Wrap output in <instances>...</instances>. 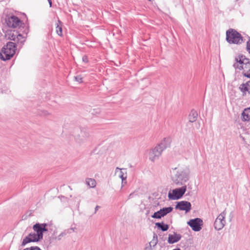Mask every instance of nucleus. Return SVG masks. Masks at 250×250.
I'll use <instances>...</instances> for the list:
<instances>
[{
	"label": "nucleus",
	"instance_id": "nucleus-1",
	"mask_svg": "<svg viewBox=\"0 0 250 250\" xmlns=\"http://www.w3.org/2000/svg\"><path fill=\"white\" fill-rule=\"evenodd\" d=\"M21 32L22 34L27 35L29 32L28 27H26L23 30H20V31L7 30L5 33V37L7 39L13 41L14 42H16L19 48H21L26 41V37L23 36L21 33Z\"/></svg>",
	"mask_w": 250,
	"mask_h": 250
},
{
	"label": "nucleus",
	"instance_id": "nucleus-2",
	"mask_svg": "<svg viewBox=\"0 0 250 250\" xmlns=\"http://www.w3.org/2000/svg\"><path fill=\"white\" fill-rule=\"evenodd\" d=\"M18 46L19 47L16 42H8L1 50L0 52V59L4 61L11 59L15 54Z\"/></svg>",
	"mask_w": 250,
	"mask_h": 250
},
{
	"label": "nucleus",
	"instance_id": "nucleus-3",
	"mask_svg": "<svg viewBox=\"0 0 250 250\" xmlns=\"http://www.w3.org/2000/svg\"><path fill=\"white\" fill-rule=\"evenodd\" d=\"M169 146V139L165 138L161 143L150 151L149 159L153 162L158 159L161 155L162 151Z\"/></svg>",
	"mask_w": 250,
	"mask_h": 250
},
{
	"label": "nucleus",
	"instance_id": "nucleus-4",
	"mask_svg": "<svg viewBox=\"0 0 250 250\" xmlns=\"http://www.w3.org/2000/svg\"><path fill=\"white\" fill-rule=\"evenodd\" d=\"M226 40L229 44H240L244 42V38L241 34L232 28L226 31Z\"/></svg>",
	"mask_w": 250,
	"mask_h": 250
},
{
	"label": "nucleus",
	"instance_id": "nucleus-5",
	"mask_svg": "<svg viewBox=\"0 0 250 250\" xmlns=\"http://www.w3.org/2000/svg\"><path fill=\"white\" fill-rule=\"evenodd\" d=\"M5 23L9 28H19L21 30L26 27L25 24L18 17L15 15L6 16L5 19Z\"/></svg>",
	"mask_w": 250,
	"mask_h": 250
},
{
	"label": "nucleus",
	"instance_id": "nucleus-6",
	"mask_svg": "<svg viewBox=\"0 0 250 250\" xmlns=\"http://www.w3.org/2000/svg\"><path fill=\"white\" fill-rule=\"evenodd\" d=\"M189 178V171L186 170H178L173 177V182L177 185H183Z\"/></svg>",
	"mask_w": 250,
	"mask_h": 250
},
{
	"label": "nucleus",
	"instance_id": "nucleus-7",
	"mask_svg": "<svg viewBox=\"0 0 250 250\" xmlns=\"http://www.w3.org/2000/svg\"><path fill=\"white\" fill-rule=\"evenodd\" d=\"M187 190V186L184 185L181 188H176L169 192L168 197L170 200H176L181 198Z\"/></svg>",
	"mask_w": 250,
	"mask_h": 250
},
{
	"label": "nucleus",
	"instance_id": "nucleus-8",
	"mask_svg": "<svg viewBox=\"0 0 250 250\" xmlns=\"http://www.w3.org/2000/svg\"><path fill=\"white\" fill-rule=\"evenodd\" d=\"M48 224L46 223H36L33 226V229L37 233V235L41 239H43V233L48 231L47 228Z\"/></svg>",
	"mask_w": 250,
	"mask_h": 250
},
{
	"label": "nucleus",
	"instance_id": "nucleus-9",
	"mask_svg": "<svg viewBox=\"0 0 250 250\" xmlns=\"http://www.w3.org/2000/svg\"><path fill=\"white\" fill-rule=\"evenodd\" d=\"M187 224L193 231H199L202 229L203 221L201 218H195L189 220Z\"/></svg>",
	"mask_w": 250,
	"mask_h": 250
},
{
	"label": "nucleus",
	"instance_id": "nucleus-10",
	"mask_svg": "<svg viewBox=\"0 0 250 250\" xmlns=\"http://www.w3.org/2000/svg\"><path fill=\"white\" fill-rule=\"evenodd\" d=\"M225 216V211L221 212L217 216L214 223V227L216 230H220L224 228L226 224Z\"/></svg>",
	"mask_w": 250,
	"mask_h": 250
},
{
	"label": "nucleus",
	"instance_id": "nucleus-11",
	"mask_svg": "<svg viewBox=\"0 0 250 250\" xmlns=\"http://www.w3.org/2000/svg\"><path fill=\"white\" fill-rule=\"evenodd\" d=\"M90 136L88 129L86 128H80V132L75 136V139L79 143H83L88 140Z\"/></svg>",
	"mask_w": 250,
	"mask_h": 250
},
{
	"label": "nucleus",
	"instance_id": "nucleus-12",
	"mask_svg": "<svg viewBox=\"0 0 250 250\" xmlns=\"http://www.w3.org/2000/svg\"><path fill=\"white\" fill-rule=\"evenodd\" d=\"M41 240V238L37 235V233L35 232H31L23 239L21 245L23 247L29 243L38 242Z\"/></svg>",
	"mask_w": 250,
	"mask_h": 250
},
{
	"label": "nucleus",
	"instance_id": "nucleus-13",
	"mask_svg": "<svg viewBox=\"0 0 250 250\" xmlns=\"http://www.w3.org/2000/svg\"><path fill=\"white\" fill-rule=\"evenodd\" d=\"M173 208L171 207H165L161 208L159 210L155 212L151 217L155 219H161L167 214L170 213L173 210Z\"/></svg>",
	"mask_w": 250,
	"mask_h": 250
},
{
	"label": "nucleus",
	"instance_id": "nucleus-14",
	"mask_svg": "<svg viewBox=\"0 0 250 250\" xmlns=\"http://www.w3.org/2000/svg\"><path fill=\"white\" fill-rule=\"evenodd\" d=\"M175 208L176 209L185 211L187 213L191 209V204L190 202L186 201H179L176 202Z\"/></svg>",
	"mask_w": 250,
	"mask_h": 250
},
{
	"label": "nucleus",
	"instance_id": "nucleus-15",
	"mask_svg": "<svg viewBox=\"0 0 250 250\" xmlns=\"http://www.w3.org/2000/svg\"><path fill=\"white\" fill-rule=\"evenodd\" d=\"M182 238L180 234L174 232L173 234H169L168 235L167 242L170 244H172L178 242Z\"/></svg>",
	"mask_w": 250,
	"mask_h": 250
},
{
	"label": "nucleus",
	"instance_id": "nucleus-16",
	"mask_svg": "<svg viewBox=\"0 0 250 250\" xmlns=\"http://www.w3.org/2000/svg\"><path fill=\"white\" fill-rule=\"evenodd\" d=\"M239 89L240 91L242 93L243 96H245L247 93L250 94V86L247 85V84L242 83L240 85Z\"/></svg>",
	"mask_w": 250,
	"mask_h": 250
},
{
	"label": "nucleus",
	"instance_id": "nucleus-17",
	"mask_svg": "<svg viewBox=\"0 0 250 250\" xmlns=\"http://www.w3.org/2000/svg\"><path fill=\"white\" fill-rule=\"evenodd\" d=\"M155 227L162 231H167L169 229V225L165 224L164 222H157L155 223Z\"/></svg>",
	"mask_w": 250,
	"mask_h": 250
},
{
	"label": "nucleus",
	"instance_id": "nucleus-18",
	"mask_svg": "<svg viewBox=\"0 0 250 250\" xmlns=\"http://www.w3.org/2000/svg\"><path fill=\"white\" fill-rule=\"evenodd\" d=\"M197 117H198L197 112L194 109H192L191 111H190V114H189V116H188L189 122H190V123L195 122L197 120Z\"/></svg>",
	"mask_w": 250,
	"mask_h": 250
},
{
	"label": "nucleus",
	"instance_id": "nucleus-19",
	"mask_svg": "<svg viewBox=\"0 0 250 250\" xmlns=\"http://www.w3.org/2000/svg\"><path fill=\"white\" fill-rule=\"evenodd\" d=\"M62 22L59 20H58V23L56 24V32L57 34L60 36H62Z\"/></svg>",
	"mask_w": 250,
	"mask_h": 250
},
{
	"label": "nucleus",
	"instance_id": "nucleus-20",
	"mask_svg": "<svg viewBox=\"0 0 250 250\" xmlns=\"http://www.w3.org/2000/svg\"><path fill=\"white\" fill-rule=\"evenodd\" d=\"M244 121L250 120V107L245 108L242 113Z\"/></svg>",
	"mask_w": 250,
	"mask_h": 250
},
{
	"label": "nucleus",
	"instance_id": "nucleus-21",
	"mask_svg": "<svg viewBox=\"0 0 250 250\" xmlns=\"http://www.w3.org/2000/svg\"><path fill=\"white\" fill-rule=\"evenodd\" d=\"M87 185L90 187V188H94L96 187V181L91 178H88L86 181Z\"/></svg>",
	"mask_w": 250,
	"mask_h": 250
},
{
	"label": "nucleus",
	"instance_id": "nucleus-22",
	"mask_svg": "<svg viewBox=\"0 0 250 250\" xmlns=\"http://www.w3.org/2000/svg\"><path fill=\"white\" fill-rule=\"evenodd\" d=\"M235 61L238 62L240 65H244V62L243 60V58L240 57V54H239L235 58Z\"/></svg>",
	"mask_w": 250,
	"mask_h": 250
},
{
	"label": "nucleus",
	"instance_id": "nucleus-23",
	"mask_svg": "<svg viewBox=\"0 0 250 250\" xmlns=\"http://www.w3.org/2000/svg\"><path fill=\"white\" fill-rule=\"evenodd\" d=\"M233 67L236 70L238 69L239 70H242L244 69V67L243 65H240L238 62H235L233 64Z\"/></svg>",
	"mask_w": 250,
	"mask_h": 250
},
{
	"label": "nucleus",
	"instance_id": "nucleus-24",
	"mask_svg": "<svg viewBox=\"0 0 250 250\" xmlns=\"http://www.w3.org/2000/svg\"><path fill=\"white\" fill-rule=\"evenodd\" d=\"M240 57L241 58H243V62H244V64L248 63L250 64V59L244 55L241 54H240Z\"/></svg>",
	"mask_w": 250,
	"mask_h": 250
},
{
	"label": "nucleus",
	"instance_id": "nucleus-25",
	"mask_svg": "<svg viewBox=\"0 0 250 250\" xmlns=\"http://www.w3.org/2000/svg\"><path fill=\"white\" fill-rule=\"evenodd\" d=\"M123 169L120 168L119 167H116V172H117V170H120V174L119 175L120 178H121L122 180V181L125 180L126 179V176H124V173L123 171H122Z\"/></svg>",
	"mask_w": 250,
	"mask_h": 250
},
{
	"label": "nucleus",
	"instance_id": "nucleus-26",
	"mask_svg": "<svg viewBox=\"0 0 250 250\" xmlns=\"http://www.w3.org/2000/svg\"><path fill=\"white\" fill-rule=\"evenodd\" d=\"M242 75L244 77L250 79V68L247 71L244 70Z\"/></svg>",
	"mask_w": 250,
	"mask_h": 250
},
{
	"label": "nucleus",
	"instance_id": "nucleus-27",
	"mask_svg": "<svg viewBox=\"0 0 250 250\" xmlns=\"http://www.w3.org/2000/svg\"><path fill=\"white\" fill-rule=\"evenodd\" d=\"M74 79L76 81L79 82V83H82L83 82V78L81 75H77L74 77Z\"/></svg>",
	"mask_w": 250,
	"mask_h": 250
},
{
	"label": "nucleus",
	"instance_id": "nucleus-28",
	"mask_svg": "<svg viewBox=\"0 0 250 250\" xmlns=\"http://www.w3.org/2000/svg\"><path fill=\"white\" fill-rule=\"evenodd\" d=\"M158 243V241L155 240H152L151 242H149V249L151 250V247H155Z\"/></svg>",
	"mask_w": 250,
	"mask_h": 250
},
{
	"label": "nucleus",
	"instance_id": "nucleus-29",
	"mask_svg": "<svg viewBox=\"0 0 250 250\" xmlns=\"http://www.w3.org/2000/svg\"><path fill=\"white\" fill-rule=\"evenodd\" d=\"M92 114L96 115L99 114L101 112V110L99 108L93 109L90 111Z\"/></svg>",
	"mask_w": 250,
	"mask_h": 250
},
{
	"label": "nucleus",
	"instance_id": "nucleus-30",
	"mask_svg": "<svg viewBox=\"0 0 250 250\" xmlns=\"http://www.w3.org/2000/svg\"><path fill=\"white\" fill-rule=\"evenodd\" d=\"M42 250L39 247L35 246V247H31L30 248H27L24 249L25 250Z\"/></svg>",
	"mask_w": 250,
	"mask_h": 250
},
{
	"label": "nucleus",
	"instance_id": "nucleus-31",
	"mask_svg": "<svg viewBox=\"0 0 250 250\" xmlns=\"http://www.w3.org/2000/svg\"><path fill=\"white\" fill-rule=\"evenodd\" d=\"M66 231H63L61 233H60L58 236V239L59 240H60L62 237L64 236V235H65L66 234Z\"/></svg>",
	"mask_w": 250,
	"mask_h": 250
},
{
	"label": "nucleus",
	"instance_id": "nucleus-32",
	"mask_svg": "<svg viewBox=\"0 0 250 250\" xmlns=\"http://www.w3.org/2000/svg\"><path fill=\"white\" fill-rule=\"evenodd\" d=\"M82 60L83 62L87 63L88 62V57L86 55H84L82 58Z\"/></svg>",
	"mask_w": 250,
	"mask_h": 250
},
{
	"label": "nucleus",
	"instance_id": "nucleus-33",
	"mask_svg": "<svg viewBox=\"0 0 250 250\" xmlns=\"http://www.w3.org/2000/svg\"><path fill=\"white\" fill-rule=\"evenodd\" d=\"M244 69H250V64L246 63L244 65Z\"/></svg>",
	"mask_w": 250,
	"mask_h": 250
},
{
	"label": "nucleus",
	"instance_id": "nucleus-34",
	"mask_svg": "<svg viewBox=\"0 0 250 250\" xmlns=\"http://www.w3.org/2000/svg\"><path fill=\"white\" fill-rule=\"evenodd\" d=\"M153 240L158 241V236L155 233H153Z\"/></svg>",
	"mask_w": 250,
	"mask_h": 250
},
{
	"label": "nucleus",
	"instance_id": "nucleus-35",
	"mask_svg": "<svg viewBox=\"0 0 250 250\" xmlns=\"http://www.w3.org/2000/svg\"><path fill=\"white\" fill-rule=\"evenodd\" d=\"M100 208V207L99 206H96L95 208V211H94V213H96L97 211Z\"/></svg>",
	"mask_w": 250,
	"mask_h": 250
},
{
	"label": "nucleus",
	"instance_id": "nucleus-36",
	"mask_svg": "<svg viewBox=\"0 0 250 250\" xmlns=\"http://www.w3.org/2000/svg\"><path fill=\"white\" fill-rule=\"evenodd\" d=\"M47 0L49 2L50 7H51L52 6V0Z\"/></svg>",
	"mask_w": 250,
	"mask_h": 250
},
{
	"label": "nucleus",
	"instance_id": "nucleus-37",
	"mask_svg": "<svg viewBox=\"0 0 250 250\" xmlns=\"http://www.w3.org/2000/svg\"><path fill=\"white\" fill-rule=\"evenodd\" d=\"M244 83L247 84L248 86H250V81H249Z\"/></svg>",
	"mask_w": 250,
	"mask_h": 250
},
{
	"label": "nucleus",
	"instance_id": "nucleus-38",
	"mask_svg": "<svg viewBox=\"0 0 250 250\" xmlns=\"http://www.w3.org/2000/svg\"><path fill=\"white\" fill-rule=\"evenodd\" d=\"M133 193H130L129 195V196H128V198H130L132 197V195H133Z\"/></svg>",
	"mask_w": 250,
	"mask_h": 250
},
{
	"label": "nucleus",
	"instance_id": "nucleus-39",
	"mask_svg": "<svg viewBox=\"0 0 250 250\" xmlns=\"http://www.w3.org/2000/svg\"><path fill=\"white\" fill-rule=\"evenodd\" d=\"M145 249H146V250H150L149 249V247H146Z\"/></svg>",
	"mask_w": 250,
	"mask_h": 250
},
{
	"label": "nucleus",
	"instance_id": "nucleus-40",
	"mask_svg": "<svg viewBox=\"0 0 250 250\" xmlns=\"http://www.w3.org/2000/svg\"><path fill=\"white\" fill-rule=\"evenodd\" d=\"M173 250H181L179 248H176V249H174Z\"/></svg>",
	"mask_w": 250,
	"mask_h": 250
}]
</instances>
